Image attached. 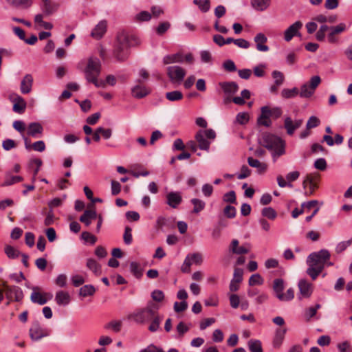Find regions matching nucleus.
I'll list each match as a JSON object with an SVG mask.
<instances>
[{
  "label": "nucleus",
  "instance_id": "7c9ffc66",
  "mask_svg": "<svg viewBox=\"0 0 352 352\" xmlns=\"http://www.w3.org/2000/svg\"><path fill=\"white\" fill-rule=\"evenodd\" d=\"M113 54L115 58L118 61H124L128 58V49L116 45L113 52Z\"/></svg>",
  "mask_w": 352,
  "mask_h": 352
},
{
  "label": "nucleus",
  "instance_id": "603ef678",
  "mask_svg": "<svg viewBox=\"0 0 352 352\" xmlns=\"http://www.w3.org/2000/svg\"><path fill=\"white\" fill-rule=\"evenodd\" d=\"M122 323L120 320H112L108 324H106L105 328L106 329H111L114 332H119L121 330Z\"/></svg>",
  "mask_w": 352,
  "mask_h": 352
},
{
  "label": "nucleus",
  "instance_id": "338daca9",
  "mask_svg": "<svg viewBox=\"0 0 352 352\" xmlns=\"http://www.w3.org/2000/svg\"><path fill=\"white\" fill-rule=\"evenodd\" d=\"M282 109L280 107H274L270 109L268 107V115L270 117H273L274 118H278L282 115Z\"/></svg>",
  "mask_w": 352,
  "mask_h": 352
},
{
  "label": "nucleus",
  "instance_id": "5fc2aeb1",
  "mask_svg": "<svg viewBox=\"0 0 352 352\" xmlns=\"http://www.w3.org/2000/svg\"><path fill=\"white\" fill-rule=\"evenodd\" d=\"M250 116L247 112H240L236 116V122L240 124H245L248 122Z\"/></svg>",
  "mask_w": 352,
  "mask_h": 352
},
{
  "label": "nucleus",
  "instance_id": "dca6fc26",
  "mask_svg": "<svg viewBox=\"0 0 352 352\" xmlns=\"http://www.w3.org/2000/svg\"><path fill=\"white\" fill-rule=\"evenodd\" d=\"M286 329H277L272 340V346L274 349H280L285 340Z\"/></svg>",
  "mask_w": 352,
  "mask_h": 352
},
{
  "label": "nucleus",
  "instance_id": "bb28decb",
  "mask_svg": "<svg viewBox=\"0 0 352 352\" xmlns=\"http://www.w3.org/2000/svg\"><path fill=\"white\" fill-rule=\"evenodd\" d=\"M130 38L129 34L124 32H120L117 36V46L129 49Z\"/></svg>",
  "mask_w": 352,
  "mask_h": 352
},
{
  "label": "nucleus",
  "instance_id": "13d9d810",
  "mask_svg": "<svg viewBox=\"0 0 352 352\" xmlns=\"http://www.w3.org/2000/svg\"><path fill=\"white\" fill-rule=\"evenodd\" d=\"M273 78L274 79V83L277 85H282L284 82L285 77L282 72L279 71H274L272 74Z\"/></svg>",
  "mask_w": 352,
  "mask_h": 352
},
{
  "label": "nucleus",
  "instance_id": "9b49d317",
  "mask_svg": "<svg viewBox=\"0 0 352 352\" xmlns=\"http://www.w3.org/2000/svg\"><path fill=\"white\" fill-rule=\"evenodd\" d=\"M319 177L318 175H307L303 182L305 188H308L309 193L313 194L318 187Z\"/></svg>",
  "mask_w": 352,
  "mask_h": 352
},
{
  "label": "nucleus",
  "instance_id": "4d7b16f0",
  "mask_svg": "<svg viewBox=\"0 0 352 352\" xmlns=\"http://www.w3.org/2000/svg\"><path fill=\"white\" fill-rule=\"evenodd\" d=\"M321 307L320 304H316L315 307H311L305 310V316L307 320H310L312 317H314L316 313L317 310Z\"/></svg>",
  "mask_w": 352,
  "mask_h": 352
},
{
  "label": "nucleus",
  "instance_id": "a211bd4d",
  "mask_svg": "<svg viewBox=\"0 0 352 352\" xmlns=\"http://www.w3.org/2000/svg\"><path fill=\"white\" fill-rule=\"evenodd\" d=\"M300 294L302 298H309L312 294V285L305 280H300L298 283Z\"/></svg>",
  "mask_w": 352,
  "mask_h": 352
},
{
  "label": "nucleus",
  "instance_id": "c9c22d12",
  "mask_svg": "<svg viewBox=\"0 0 352 352\" xmlns=\"http://www.w3.org/2000/svg\"><path fill=\"white\" fill-rule=\"evenodd\" d=\"M186 259L189 261V263H191V265L192 264L195 265H201L203 262V256L202 254L199 252H195L192 254H188Z\"/></svg>",
  "mask_w": 352,
  "mask_h": 352
},
{
  "label": "nucleus",
  "instance_id": "864d4df0",
  "mask_svg": "<svg viewBox=\"0 0 352 352\" xmlns=\"http://www.w3.org/2000/svg\"><path fill=\"white\" fill-rule=\"evenodd\" d=\"M261 214L263 217H265L270 219H274L277 216V213L275 210L271 207L264 208L262 210Z\"/></svg>",
  "mask_w": 352,
  "mask_h": 352
},
{
  "label": "nucleus",
  "instance_id": "4c0bfd02",
  "mask_svg": "<svg viewBox=\"0 0 352 352\" xmlns=\"http://www.w3.org/2000/svg\"><path fill=\"white\" fill-rule=\"evenodd\" d=\"M59 6V3L54 0H45V15L56 12Z\"/></svg>",
  "mask_w": 352,
  "mask_h": 352
},
{
  "label": "nucleus",
  "instance_id": "a878e982",
  "mask_svg": "<svg viewBox=\"0 0 352 352\" xmlns=\"http://www.w3.org/2000/svg\"><path fill=\"white\" fill-rule=\"evenodd\" d=\"M285 289L284 281L281 278H277L274 280L273 283V290L275 293L277 298L280 300L281 296L283 294V290Z\"/></svg>",
  "mask_w": 352,
  "mask_h": 352
},
{
  "label": "nucleus",
  "instance_id": "c756f323",
  "mask_svg": "<svg viewBox=\"0 0 352 352\" xmlns=\"http://www.w3.org/2000/svg\"><path fill=\"white\" fill-rule=\"evenodd\" d=\"M97 217V213L95 210H87L84 212L83 214L80 217V221L84 223L87 226H89L91 221Z\"/></svg>",
  "mask_w": 352,
  "mask_h": 352
},
{
  "label": "nucleus",
  "instance_id": "a19ab883",
  "mask_svg": "<svg viewBox=\"0 0 352 352\" xmlns=\"http://www.w3.org/2000/svg\"><path fill=\"white\" fill-rule=\"evenodd\" d=\"M338 16L336 14L329 15L328 16L323 14H319L314 18V20L319 23H333L336 22Z\"/></svg>",
  "mask_w": 352,
  "mask_h": 352
},
{
  "label": "nucleus",
  "instance_id": "9d476101",
  "mask_svg": "<svg viewBox=\"0 0 352 352\" xmlns=\"http://www.w3.org/2000/svg\"><path fill=\"white\" fill-rule=\"evenodd\" d=\"M302 27V23L298 21L291 25L284 32V39L285 41H290L294 36L298 35L299 30Z\"/></svg>",
  "mask_w": 352,
  "mask_h": 352
},
{
  "label": "nucleus",
  "instance_id": "f257e3e1",
  "mask_svg": "<svg viewBox=\"0 0 352 352\" xmlns=\"http://www.w3.org/2000/svg\"><path fill=\"white\" fill-rule=\"evenodd\" d=\"M330 256L329 252L325 249L313 252L308 256L307 263L309 267L307 270V273L312 280H316L322 272Z\"/></svg>",
  "mask_w": 352,
  "mask_h": 352
},
{
  "label": "nucleus",
  "instance_id": "0e129e2a",
  "mask_svg": "<svg viewBox=\"0 0 352 352\" xmlns=\"http://www.w3.org/2000/svg\"><path fill=\"white\" fill-rule=\"evenodd\" d=\"M251 174V170L245 165L241 168L240 173L237 175L239 179H243L249 177Z\"/></svg>",
  "mask_w": 352,
  "mask_h": 352
},
{
  "label": "nucleus",
  "instance_id": "ddd939ff",
  "mask_svg": "<svg viewBox=\"0 0 352 352\" xmlns=\"http://www.w3.org/2000/svg\"><path fill=\"white\" fill-rule=\"evenodd\" d=\"M166 197V204L173 208H177L182 201V197L179 192H170Z\"/></svg>",
  "mask_w": 352,
  "mask_h": 352
},
{
  "label": "nucleus",
  "instance_id": "58836bf2",
  "mask_svg": "<svg viewBox=\"0 0 352 352\" xmlns=\"http://www.w3.org/2000/svg\"><path fill=\"white\" fill-rule=\"evenodd\" d=\"M162 317H160V316L159 315V313H157L156 314V316H155L151 320V324L150 325L148 326V330L151 331V332H155L157 331L159 328H160V323L162 322Z\"/></svg>",
  "mask_w": 352,
  "mask_h": 352
},
{
  "label": "nucleus",
  "instance_id": "3c124183",
  "mask_svg": "<svg viewBox=\"0 0 352 352\" xmlns=\"http://www.w3.org/2000/svg\"><path fill=\"white\" fill-rule=\"evenodd\" d=\"M130 270L131 273L137 278H140L142 275V270L140 265L136 262H131L130 263Z\"/></svg>",
  "mask_w": 352,
  "mask_h": 352
},
{
  "label": "nucleus",
  "instance_id": "6e6d98bb",
  "mask_svg": "<svg viewBox=\"0 0 352 352\" xmlns=\"http://www.w3.org/2000/svg\"><path fill=\"white\" fill-rule=\"evenodd\" d=\"M263 283V278L259 274H252L249 279V285L250 286L256 285H262Z\"/></svg>",
  "mask_w": 352,
  "mask_h": 352
},
{
  "label": "nucleus",
  "instance_id": "20e7f679",
  "mask_svg": "<svg viewBox=\"0 0 352 352\" xmlns=\"http://www.w3.org/2000/svg\"><path fill=\"white\" fill-rule=\"evenodd\" d=\"M101 72V63L96 57H90L85 69V78L89 82L93 83L96 87H104L103 80H98Z\"/></svg>",
  "mask_w": 352,
  "mask_h": 352
},
{
  "label": "nucleus",
  "instance_id": "79ce46f5",
  "mask_svg": "<svg viewBox=\"0 0 352 352\" xmlns=\"http://www.w3.org/2000/svg\"><path fill=\"white\" fill-rule=\"evenodd\" d=\"M5 253L7 256L11 259H15L21 254L20 252L17 249L9 245H7L5 247Z\"/></svg>",
  "mask_w": 352,
  "mask_h": 352
},
{
  "label": "nucleus",
  "instance_id": "4be33fe9",
  "mask_svg": "<svg viewBox=\"0 0 352 352\" xmlns=\"http://www.w3.org/2000/svg\"><path fill=\"white\" fill-rule=\"evenodd\" d=\"M32 82V76L30 74H26L21 82V92L23 94H29L31 91Z\"/></svg>",
  "mask_w": 352,
  "mask_h": 352
},
{
  "label": "nucleus",
  "instance_id": "e433bc0d",
  "mask_svg": "<svg viewBox=\"0 0 352 352\" xmlns=\"http://www.w3.org/2000/svg\"><path fill=\"white\" fill-rule=\"evenodd\" d=\"M23 178L21 176H12L10 173H8L6 175L5 182L1 185V186H8L16 183L22 182Z\"/></svg>",
  "mask_w": 352,
  "mask_h": 352
},
{
  "label": "nucleus",
  "instance_id": "f8f14e48",
  "mask_svg": "<svg viewBox=\"0 0 352 352\" xmlns=\"http://www.w3.org/2000/svg\"><path fill=\"white\" fill-rule=\"evenodd\" d=\"M30 336L32 340H40L44 336V329L38 321L32 323L30 329Z\"/></svg>",
  "mask_w": 352,
  "mask_h": 352
},
{
  "label": "nucleus",
  "instance_id": "6e6552de",
  "mask_svg": "<svg viewBox=\"0 0 352 352\" xmlns=\"http://www.w3.org/2000/svg\"><path fill=\"white\" fill-rule=\"evenodd\" d=\"M303 123L302 119L293 120L291 117L287 116L284 120V127L287 135H293L295 131L300 128Z\"/></svg>",
  "mask_w": 352,
  "mask_h": 352
},
{
  "label": "nucleus",
  "instance_id": "1a4fd4ad",
  "mask_svg": "<svg viewBox=\"0 0 352 352\" xmlns=\"http://www.w3.org/2000/svg\"><path fill=\"white\" fill-rule=\"evenodd\" d=\"M239 241L233 239L229 246L230 251L233 254L241 255L248 253L251 250V245L249 243L242 246H239Z\"/></svg>",
  "mask_w": 352,
  "mask_h": 352
},
{
  "label": "nucleus",
  "instance_id": "cd10ccee",
  "mask_svg": "<svg viewBox=\"0 0 352 352\" xmlns=\"http://www.w3.org/2000/svg\"><path fill=\"white\" fill-rule=\"evenodd\" d=\"M204 135L203 131H199L195 136L196 140L199 144V147L201 150L208 151L210 147V142L208 141Z\"/></svg>",
  "mask_w": 352,
  "mask_h": 352
},
{
  "label": "nucleus",
  "instance_id": "09e8293b",
  "mask_svg": "<svg viewBox=\"0 0 352 352\" xmlns=\"http://www.w3.org/2000/svg\"><path fill=\"white\" fill-rule=\"evenodd\" d=\"M248 346L251 352H263L261 343L259 340H250Z\"/></svg>",
  "mask_w": 352,
  "mask_h": 352
},
{
  "label": "nucleus",
  "instance_id": "0eeeda50",
  "mask_svg": "<svg viewBox=\"0 0 352 352\" xmlns=\"http://www.w3.org/2000/svg\"><path fill=\"white\" fill-rule=\"evenodd\" d=\"M166 72L170 82L173 83L180 84L186 76L185 69L177 65L168 67Z\"/></svg>",
  "mask_w": 352,
  "mask_h": 352
},
{
  "label": "nucleus",
  "instance_id": "bf43d9fd",
  "mask_svg": "<svg viewBox=\"0 0 352 352\" xmlns=\"http://www.w3.org/2000/svg\"><path fill=\"white\" fill-rule=\"evenodd\" d=\"M320 124V120L314 116H311L306 124V128L311 129L317 127Z\"/></svg>",
  "mask_w": 352,
  "mask_h": 352
},
{
  "label": "nucleus",
  "instance_id": "393cba45",
  "mask_svg": "<svg viewBox=\"0 0 352 352\" xmlns=\"http://www.w3.org/2000/svg\"><path fill=\"white\" fill-rule=\"evenodd\" d=\"M183 62L184 54L182 52L166 55L163 58V63L164 65Z\"/></svg>",
  "mask_w": 352,
  "mask_h": 352
},
{
  "label": "nucleus",
  "instance_id": "f704fd0d",
  "mask_svg": "<svg viewBox=\"0 0 352 352\" xmlns=\"http://www.w3.org/2000/svg\"><path fill=\"white\" fill-rule=\"evenodd\" d=\"M271 0H252V7L256 10L263 11L270 5Z\"/></svg>",
  "mask_w": 352,
  "mask_h": 352
},
{
  "label": "nucleus",
  "instance_id": "b1692460",
  "mask_svg": "<svg viewBox=\"0 0 352 352\" xmlns=\"http://www.w3.org/2000/svg\"><path fill=\"white\" fill-rule=\"evenodd\" d=\"M150 89L145 86L137 85L131 89L133 96L137 98H142L146 96L150 93Z\"/></svg>",
  "mask_w": 352,
  "mask_h": 352
},
{
  "label": "nucleus",
  "instance_id": "c03bdc74",
  "mask_svg": "<svg viewBox=\"0 0 352 352\" xmlns=\"http://www.w3.org/2000/svg\"><path fill=\"white\" fill-rule=\"evenodd\" d=\"M191 203L192 204L194 208H193V212L194 213H199L201 210H203L206 206V203L199 199H192Z\"/></svg>",
  "mask_w": 352,
  "mask_h": 352
},
{
  "label": "nucleus",
  "instance_id": "72a5a7b5",
  "mask_svg": "<svg viewBox=\"0 0 352 352\" xmlns=\"http://www.w3.org/2000/svg\"><path fill=\"white\" fill-rule=\"evenodd\" d=\"M43 165V161L38 158H32L29 163L28 167L33 172V177H35L40 168Z\"/></svg>",
  "mask_w": 352,
  "mask_h": 352
},
{
  "label": "nucleus",
  "instance_id": "39448f33",
  "mask_svg": "<svg viewBox=\"0 0 352 352\" xmlns=\"http://www.w3.org/2000/svg\"><path fill=\"white\" fill-rule=\"evenodd\" d=\"M320 82L321 79L320 76H312L309 82L303 84L300 87L299 89L300 97L302 98H309L311 97Z\"/></svg>",
  "mask_w": 352,
  "mask_h": 352
},
{
  "label": "nucleus",
  "instance_id": "7ed1b4c3",
  "mask_svg": "<svg viewBox=\"0 0 352 352\" xmlns=\"http://www.w3.org/2000/svg\"><path fill=\"white\" fill-rule=\"evenodd\" d=\"M260 143L266 148L272 152V157L276 161L280 156L285 153V142L274 135L265 133L261 139Z\"/></svg>",
  "mask_w": 352,
  "mask_h": 352
},
{
  "label": "nucleus",
  "instance_id": "a18cd8bd",
  "mask_svg": "<svg viewBox=\"0 0 352 352\" xmlns=\"http://www.w3.org/2000/svg\"><path fill=\"white\" fill-rule=\"evenodd\" d=\"M96 292L95 287L91 285H86L80 289V295L83 297L92 296Z\"/></svg>",
  "mask_w": 352,
  "mask_h": 352
},
{
  "label": "nucleus",
  "instance_id": "5701e85b",
  "mask_svg": "<svg viewBox=\"0 0 352 352\" xmlns=\"http://www.w3.org/2000/svg\"><path fill=\"white\" fill-rule=\"evenodd\" d=\"M257 123L259 125L270 126L272 124V122L270 119V116L268 115V107L264 106L261 107V114L258 118Z\"/></svg>",
  "mask_w": 352,
  "mask_h": 352
},
{
  "label": "nucleus",
  "instance_id": "f03ea898",
  "mask_svg": "<svg viewBox=\"0 0 352 352\" xmlns=\"http://www.w3.org/2000/svg\"><path fill=\"white\" fill-rule=\"evenodd\" d=\"M159 306L153 302H149L144 308L135 309L127 316L129 320L143 324L150 320L158 313Z\"/></svg>",
  "mask_w": 352,
  "mask_h": 352
},
{
  "label": "nucleus",
  "instance_id": "4468645a",
  "mask_svg": "<svg viewBox=\"0 0 352 352\" xmlns=\"http://www.w3.org/2000/svg\"><path fill=\"white\" fill-rule=\"evenodd\" d=\"M107 21H100L91 31V36L96 39L101 38L107 31Z\"/></svg>",
  "mask_w": 352,
  "mask_h": 352
},
{
  "label": "nucleus",
  "instance_id": "37998d69",
  "mask_svg": "<svg viewBox=\"0 0 352 352\" xmlns=\"http://www.w3.org/2000/svg\"><path fill=\"white\" fill-rule=\"evenodd\" d=\"M183 97V94L180 91H173L166 93V99L171 102L181 100Z\"/></svg>",
  "mask_w": 352,
  "mask_h": 352
},
{
  "label": "nucleus",
  "instance_id": "2f4dec72",
  "mask_svg": "<svg viewBox=\"0 0 352 352\" xmlns=\"http://www.w3.org/2000/svg\"><path fill=\"white\" fill-rule=\"evenodd\" d=\"M55 300L58 305L65 306L69 303L70 296L66 292L60 291L56 293Z\"/></svg>",
  "mask_w": 352,
  "mask_h": 352
},
{
  "label": "nucleus",
  "instance_id": "49530a36",
  "mask_svg": "<svg viewBox=\"0 0 352 352\" xmlns=\"http://www.w3.org/2000/svg\"><path fill=\"white\" fill-rule=\"evenodd\" d=\"M8 3L15 8H28L30 6V0H7Z\"/></svg>",
  "mask_w": 352,
  "mask_h": 352
},
{
  "label": "nucleus",
  "instance_id": "f3484780",
  "mask_svg": "<svg viewBox=\"0 0 352 352\" xmlns=\"http://www.w3.org/2000/svg\"><path fill=\"white\" fill-rule=\"evenodd\" d=\"M13 102V111L19 114L23 113L26 108V102L24 99L17 94H14Z\"/></svg>",
  "mask_w": 352,
  "mask_h": 352
},
{
  "label": "nucleus",
  "instance_id": "774afa93",
  "mask_svg": "<svg viewBox=\"0 0 352 352\" xmlns=\"http://www.w3.org/2000/svg\"><path fill=\"white\" fill-rule=\"evenodd\" d=\"M223 199L225 202L233 204L236 201V195L234 191L231 190L223 195Z\"/></svg>",
  "mask_w": 352,
  "mask_h": 352
},
{
  "label": "nucleus",
  "instance_id": "de8ad7c7",
  "mask_svg": "<svg viewBox=\"0 0 352 352\" xmlns=\"http://www.w3.org/2000/svg\"><path fill=\"white\" fill-rule=\"evenodd\" d=\"M66 197V195H64L62 197H56L50 201L48 202V206L50 209L52 210L54 208L61 206Z\"/></svg>",
  "mask_w": 352,
  "mask_h": 352
},
{
  "label": "nucleus",
  "instance_id": "2eb2a0df",
  "mask_svg": "<svg viewBox=\"0 0 352 352\" xmlns=\"http://www.w3.org/2000/svg\"><path fill=\"white\" fill-rule=\"evenodd\" d=\"M32 292L30 295V300L33 303L41 305H44V294L42 288L36 286H32Z\"/></svg>",
  "mask_w": 352,
  "mask_h": 352
},
{
  "label": "nucleus",
  "instance_id": "6ab92c4d",
  "mask_svg": "<svg viewBox=\"0 0 352 352\" xmlns=\"http://www.w3.org/2000/svg\"><path fill=\"white\" fill-rule=\"evenodd\" d=\"M219 86L226 95L232 96L236 94L239 90V86L235 82H223L219 83Z\"/></svg>",
  "mask_w": 352,
  "mask_h": 352
},
{
  "label": "nucleus",
  "instance_id": "e2e57ef3",
  "mask_svg": "<svg viewBox=\"0 0 352 352\" xmlns=\"http://www.w3.org/2000/svg\"><path fill=\"white\" fill-rule=\"evenodd\" d=\"M132 230L129 227H126L123 235V239L126 245H130L132 243L133 237L131 234Z\"/></svg>",
  "mask_w": 352,
  "mask_h": 352
},
{
  "label": "nucleus",
  "instance_id": "412c9836",
  "mask_svg": "<svg viewBox=\"0 0 352 352\" xmlns=\"http://www.w3.org/2000/svg\"><path fill=\"white\" fill-rule=\"evenodd\" d=\"M43 131V126L37 122L30 123L26 129V134L32 138H38L39 134H41Z\"/></svg>",
  "mask_w": 352,
  "mask_h": 352
},
{
  "label": "nucleus",
  "instance_id": "8fccbe9b",
  "mask_svg": "<svg viewBox=\"0 0 352 352\" xmlns=\"http://www.w3.org/2000/svg\"><path fill=\"white\" fill-rule=\"evenodd\" d=\"M13 128L19 132L22 136L25 135V132L27 129L25 124L21 120H15L12 124Z\"/></svg>",
  "mask_w": 352,
  "mask_h": 352
},
{
  "label": "nucleus",
  "instance_id": "69168bd1",
  "mask_svg": "<svg viewBox=\"0 0 352 352\" xmlns=\"http://www.w3.org/2000/svg\"><path fill=\"white\" fill-rule=\"evenodd\" d=\"M81 237L84 241L89 242L92 245L97 241L96 237L88 232H83L81 234Z\"/></svg>",
  "mask_w": 352,
  "mask_h": 352
},
{
  "label": "nucleus",
  "instance_id": "c85d7f7f",
  "mask_svg": "<svg viewBox=\"0 0 352 352\" xmlns=\"http://www.w3.org/2000/svg\"><path fill=\"white\" fill-rule=\"evenodd\" d=\"M248 164L253 167L257 168V171L258 173H263L267 170V165L265 163L261 162L256 159H254L252 157H249L248 158Z\"/></svg>",
  "mask_w": 352,
  "mask_h": 352
},
{
  "label": "nucleus",
  "instance_id": "052dcab7",
  "mask_svg": "<svg viewBox=\"0 0 352 352\" xmlns=\"http://www.w3.org/2000/svg\"><path fill=\"white\" fill-rule=\"evenodd\" d=\"M193 3L197 5L199 8L204 12H207L210 8L209 0H194Z\"/></svg>",
  "mask_w": 352,
  "mask_h": 352
},
{
  "label": "nucleus",
  "instance_id": "423d86ee",
  "mask_svg": "<svg viewBox=\"0 0 352 352\" xmlns=\"http://www.w3.org/2000/svg\"><path fill=\"white\" fill-rule=\"evenodd\" d=\"M1 286L6 298L9 300L7 305H9L10 301H20L23 298V292L20 287L14 285L10 286L5 280L1 281Z\"/></svg>",
  "mask_w": 352,
  "mask_h": 352
},
{
  "label": "nucleus",
  "instance_id": "680f3d73",
  "mask_svg": "<svg viewBox=\"0 0 352 352\" xmlns=\"http://www.w3.org/2000/svg\"><path fill=\"white\" fill-rule=\"evenodd\" d=\"M229 300H230V306L232 308L236 309L239 307L241 301H240V298L237 294H232L229 295Z\"/></svg>",
  "mask_w": 352,
  "mask_h": 352
},
{
  "label": "nucleus",
  "instance_id": "473e14b6",
  "mask_svg": "<svg viewBox=\"0 0 352 352\" xmlns=\"http://www.w3.org/2000/svg\"><path fill=\"white\" fill-rule=\"evenodd\" d=\"M86 266L88 269L92 271L96 276L100 275L101 266L100 265L94 258H88L87 260Z\"/></svg>",
  "mask_w": 352,
  "mask_h": 352
},
{
  "label": "nucleus",
  "instance_id": "aec40b11",
  "mask_svg": "<svg viewBox=\"0 0 352 352\" xmlns=\"http://www.w3.org/2000/svg\"><path fill=\"white\" fill-rule=\"evenodd\" d=\"M254 42L256 43V49L260 52H267L269 50V47L266 45L265 43L267 41V38L263 33L257 34L254 37Z\"/></svg>",
  "mask_w": 352,
  "mask_h": 352
},
{
  "label": "nucleus",
  "instance_id": "ea45409f",
  "mask_svg": "<svg viewBox=\"0 0 352 352\" xmlns=\"http://www.w3.org/2000/svg\"><path fill=\"white\" fill-rule=\"evenodd\" d=\"M298 95H299V89L297 87H294L292 89H283L281 91V96L285 99L295 98Z\"/></svg>",
  "mask_w": 352,
  "mask_h": 352
}]
</instances>
